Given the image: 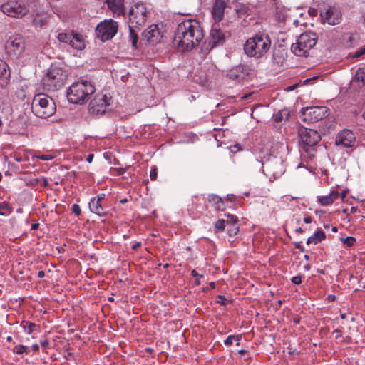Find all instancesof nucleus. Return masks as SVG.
I'll use <instances>...</instances> for the list:
<instances>
[{"mask_svg":"<svg viewBox=\"0 0 365 365\" xmlns=\"http://www.w3.org/2000/svg\"><path fill=\"white\" fill-rule=\"evenodd\" d=\"M36 157L42 160H48L53 158V157L50 155H37Z\"/></svg>","mask_w":365,"mask_h":365,"instance_id":"obj_43","label":"nucleus"},{"mask_svg":"<svg viewBox=\"0 0 365 365\" xmlns=\"http://www.w3.org/2000/svg\"><path fill=\"white\" fill-rule=\"evenodd\" d=\"M67 79V74L60 68H51L42 79L43 89L54 91L61 88Z\"/></svg>","mask_w":365,"mask_h":365,"instance_id":"obj_6","label":"nucleus"},{"mask_svg":"<svg viewBox=\"0 0 365 365\" xmlns=\"http://www.w3.org/2000/svg\"><path fill=\"white\" fill-rule=\"evenodd\" d=\"M304 269H305L306 270H309V269H310V265H309V264H307V265H305V266H304Z\"/></svg>","mask_w":365,"mask_h":365,"instance_id":"obj_63","label":"nucleus"},{"mask_svg":"<svg viewBox=\"0 0 365 365\" xmlns=\"http://www.w3.org/2000/svg\"><path fill=\"white\" fill-rule=\"evenodd\" d=\"M10 77V71L8 64L3 60L0 59V79L6 82Z\"/></svg>","mask_w":365,"mask_h":365,"instance_id":"obj_25","label":"nucleus"},{"mask_svg":"<svg viewBox=\"0 0 365 365\" xmlns=\"http://www.w3.org/2000/svg\"><path fill=\"white\" fill-rule=\"evenodd\" d=\"M226 3L225 0H215L212 6V17L216 23L220 22L224 16Z\"/></svg>","mask_w":365,"mask_h":365,"instance_id":"obj_18","label":"nucleus"},{"mask_svg":"<svg viewBox=\"0 0 365 365\" xmlns=\"http://www.w3.org/2000/svg\"><path fill=\"white\" fill-rule=\"evenodd\" d=\"M134 28H135L134 26H129V31H130L129 39L131 41L132 46L136 49V48H138V34L135 32Z\"/></svg>","mask_w":365,"mask_h":365,"instance_id":"obj_26","label":"nucleus"},{"mask_svg":"<svg viewBox=\"0 0 365 365\" xmlns=\"http://www.w3.org/2000/svg\"><path fill=\"white\" fill-rule=\"evenodd\" d=\"M203 38L204 33L200 23L194 19H187L178 25L173 43L180 51H190Z\"/></svg>","mask_w":365,"mask_h":365,"instance_id":"obj_1","label":"nucleus"},{"mask_svg":"<svg viewBox=\"0 0 365 365\" xmlns=\"http://www.w3.org/2000/svg\"><path fill=\"white\" fill-rule=\"evenodd\" d=\"M95 86L89 81L82 80L73 83L68 88L67 98L72 103H83L95 93Z\"/></svg>","mask_w":365,"mask_h":365,"instance_id":"obj_3","label":"nucleus"},{"mask_svg":"<svg viewBox=\"0 0 365 365\" xmlns=\"http://www.w3.org/2000/svg\"><path fill=\"white\" fill-rule=\"evenodd\" d=\"M316 78H317V76H314V77H313V78H312V79H316ZM311 80H312V78H307V79H306V80L304 81V83L305 84H307V83L308 82H309Z\"/></svg>","mask_w":365,"mask_h":365,"instance_id":"obj_55","label":"nucleus"},{"mask_svg":"<svg viewBox=\"0 0 365 365\" xmlns=\"http://www.w3.org/2000/svg\"><path fill=\"white\" fill-rule=\"evenodd\" d=\"M1 10L4 14L14 18H22L29 11L24 3L16 1H9L1 5Z\"/></svg>","mask_w":365,"mask_h":365,"instance_id":"obj_12","label":"nucleus"},{"mask_svg":"<svg viewBox=\"0 0 365 365\" xmlns=\"http://www.w3.org/2000/svg\"><path fill=\"white\" fill-rule=\"evenodd\" d=\"M226 226L225 220L220 219L215 223V232H220L225 230Z\"/></svg>","mask_w":365,"mask_h":365,"instance_id":"obj_31","label":"nucleus"},{"mask_svg":"<svg viewBox=\"0 0 365 365\" xmlns=\"http://www.w3.org/2000/svg\"><path fill=\"white\" fill-rule=\"evenodd\" d=\"M210 37L212 40L213 45L222 43L225 41V35L220 29L219 25H213L210 31Z\"/></svg>","mask_w":365,"mask_h":365,"instance_id":"obj_19","label":"nucleus"},{"mask_svg":"<svg viewBox=\"0 0 365 365\" xmlns=\"http://www.w3.org/2000/svg\"><path fill=\"white\" fill-rule=\"evenodd\" d=\"M158 175V170L156 167H152L150 173V178L152 180H155Z\"/></svg>","mask_w":365,"mask_h":365,"instance_id":"obj_38","label":"nucleus"},{"mask_svg":"<svg viewBox=\"0 0 365 365\" xmlns=\"http://www.w3.org/2000/svg\"><path fill=\"white\" fill-rule=\"evenodd\" d=\"M355 141V135L353 132L349 130H344L339 132L335 140V143L337 145H341L344 148L353 147Z\"/></svg>","mask_w":365,"mask_h":365,"instance_id":"obj_16","label":"nucleus"},{"mask_svg":"<svg viewBox=\"0 0 365 365\" xmlns=\"http://www.w3.org/2000/svg\"><path fill=\"white\" fill-rule=\"evenodd\" d=\"M127 202H128V200H127V199H125V198L122 199V200H120V202L121 204L126 203Z\"/></svg>","mask_w":365,"mask_h":365,"instance_id":"obj_57","label":"nucleus"},{"mask_svg":"<svg viewBox=\"0 0 365 365\" xmlns=\"http://www.w3.org/2000/svg\"><path fill=\"white\" fill-rule=\"evenodd\" d=\"M317 39L315 33H303L292 44L291 51L297 56H307L308 52L316 45Z\"/></svg>","mask_w":365,"mask_h":365,"instance_id":"obj_5","label":"nucleus"},{"mask_svg":"<svg viewBox=\"0 0 365 365\" xmlns=\"http://www.w3.org/2000/svg\"><path fill=\"white\" fill-rule=\"evenodd\" d=\"M143 40H145L150 44H155L160 41L162 35L157 25L153 24L148 26L142 33Z\"/></svg>","mask_w":365,"mask_h":365,"instance_id":"obj_17","label":"nucleus"},{"mask_svg":"<svg viewBox=\"0 0 365 365\" xmlns=\"http://www.w3.org/2000/svg\"><path fill=\"white\" fill-rule=\"evenodd\" d=\"M12 212V208L7 202L0 203V215L4 216L9 215Z\"/></svg>","mask_w":365,"mask_h":365,"instance_id":"obj_28","label":"nucleus"},{"mask_svg":"<svg viewBox=\"0 0 365 365\" xmlns=\"http://www.w3.org/2000/svg\"><path fill=\"white\" fill-rule=\"evenodd\" d=\"M291 282L294 284H300L302 283V275H297L292 277Z\"/></svg>","mask_w":365,"mask_h":365,"instance_id":"obj_40","label":"nucleus"},{"mask_svg":"<svg viewBox=\"0 0 365 365\" xmlns=\"http://www.w3.org/2000/svg\"><path fill=\"white\" fill-rule=\"evenodd\" d=\"M5 48L9 55L19 56L25 49V43L21 36L10 37L6 42Z\"/></svg>","mask_w":365,"mask_h":365,"instance_id":"obj_15","label":"nucleus"},{"mask_svg":"<svg viewBox=\"0 0 365 365\" xmlns=\"http://www.w3.org/2000/svg\"><path fill=\"white\" fill-rule=\"evenodd\" d=\"M39 227V224L38 223H34L31 225V230H37Z\"/></svg>","mask_w":365,"mask_h":365,"instance_id":"obj_51","label":"nucleus"},{"mask_svg":"<svg viewBox=\"0 0 365 365\" xmlns=\"http://www.w3.org/2000/svg\"><path fill=\"white\" fill-rule=\"evenodd\" d=\"M271 43L269 36L264 32L259 31L246 41L244 51L247 56L259 59L269 51Z\"/></svg>","mask_w":365,"mask_h":365,"instance_id":"obj_2","label":"nucleus"},{"mask_svg":"<svg viewBox=\"0 0 365 365\" xmlns=\"http://www.w3.org/2000/svg\"><path fill=\"white\" fill-rule=\"evenodd\" d=\"M359 82L361 81L362 83V85L365 84V73L363 72L357 71L355 76V78L353 80V82Z\"/></svg>","mask_w":365,"mask_h":365,"instance_id":"obj_36","label":"nucleus"},{"mask_svg":"<svg viewBox=\"0 0 365 365\" xmlns=\"http://www.w3.org/2000/svg\"><path fill=\"white\" fill-rule=\"evenodd\" d=\"M217 298L219 300H217V302L221 305H226L227 304L228 300L224 296L218 295Z\"/></svg>","mask_w":365,"mask_h":365,"instance_id":"obj_41","label":"nucleus"},{"mask_svg":"<svg viewBox=\"0 0 365 365\" xmlns=\"http://www.w3.org/2000/svg\"><path fill=\"white\" fill-rule=\"evenodd\" d=\"M320 17L323 23L329 25H337L342 20V13L339 8L328 6L320 10Z\"/></svg>","mask_w":365,"mask_h":365,"instance_id":"obj_14","label":"nucleus"},{"mask_svg":"<svg viewBox=\"0 0 365 365\" xmlns=\"http://www.w3.org/2000/svg\"><path fill=\"white\" fill-rule=\"evenodd\" d=\"M93 198L96 199L98 201H101V202L105 198V194L104 193H101V194L98 195L96 197H93Z\"/></svg>","mask_w":365,"mask_h":365,"instance_id":"obj_45","label":"nucleus"},{"mask_svg":"<svg viewBox=\"0 0 365 365\" xmlns=\"http://www.w3.org/2000/svg\"><path fill=\"white\" fill-rule=\"evenodd\" d=\"M49 341L47 339L41 341V345L43 348H47L49 346Z\"/></svg>","mask_w":365,"mask_h":365,"instance_id":"obj_44","label":"nucleus"},{"mask_svg":"<svg viewBox=\"0 0 365 365\" xmlns=\"http://www.w3.org/2000/svg\"><path fill=\"white\" fill-rule=\"evenodd\" d=\"M325 237V233L322 230H318L307 239V244L309 245L313 243L316 245L324 240Z\"/></svg>","mask_w":365,"mask_h":365,"instance_id":"obj_24","label":"nucleus"},{"mask_svg":"<svg viewBox=\"0 0 365 365\" xmlns=\"http://www.w3.org/2000/svg\"><path fill=\"white\" fill-rule=\"evenodd\" d=\"M191 274L193 277H195V284L197 285H199L200 284V278L202 277L203 275H201V274H199L197 273V272L195 270V269H193L192 272H191Z\"/></svg>","mask_w":365,"mask_h":365,"instance_id":"obj_37","label":"nucleus"},{"mask_svg":"<svg viewBox=\"0 0 365 365\" xmlns=\"http://www.w3.org/2000/svg\"><path fill=\"white\" fill-rule=\"evenodd\" d=\"M72 212L74 213L76 216H79L81 213V207L77 204H73L72 206Z\"/></svg>","mask_w":365,"mask_h":365,"instance_id":"obj_39","label":"nucleus"},{"mask_svg":"<svg viewBox=\"0 0 365 365\" xmlns=\"http://www.w3.org/2000/svg\"><path fill=\"white\" fill-rule=\"evenodd\" d=\"M340 317L341 319H344L346 317V314L345 313H341Z\"/></svg>","mask_w":365,"mask_h":365,"instance_id":"obj_59","label":"nucleus"},{"mask_svg":"<svg viewBox=\"0 0 365 365\" xmlns=\"http://www.w3.org/2000/svg\"><path fill=\"white\" fill-rule=\"evenodd\" d=\"M38 326L33 322H25V324L23 325L24 329L27 332V334H31L32 332H34Z\"/></svg>","mask_w":365,"mask_h":365,"instance_id":"obj_29","label":"nucleus"},{"mask_svg":"<svg viewBox=\"0 0 365 365\" xmlns=\"http://www.w3.org/2000/svg\"><path fill=\"white\" fill-rule=\"evenodd\" d=\"M57 39L76 50L81 51L86 48L85 38L82 34L74 31L61 32L58 34Z\"/></svg>","mask_w":365,"mask_h":365,"instance_id":"obj_8","label":"nucleus"},{"mask_svg":"<svg viewBox=\"0 0 365 365\" xmlns=\"http://www.w3.org/2000/svg\"><path fill=\"white\" fill-rule=\"evenodd\" d=\"M312 217L310 216H306L304 218V222L307 224H309V223H311L312 222Z\"/></svg>","mask_w":365,"mask_h":365,"instance_id":"obj_46","label":"nucleus"},{"mask_svg":"<svg viewBox=\"0 0 365 365\" xmlns=\"http://www.w3.org/2000/svg\"><path fill=\"white\" fill-rule=\"evenodd\" d=\"M331 230H332V232H337V230H338V229H337V227H332Z\"/></svg>","mask_w":365,"mask_h":365,"instance_id":"obj_60","label":"nucleus"},{"mask_svg":"<svg viewBox=\"0 0 365 365\" xmlns=\"http://www.w3.org/2000/svg\"><path fill=\"white\" fill-rule=\"evenodd\" d=\"M123 2L124 0H106L108 8L118 16L123 13Z\"/></svg>","mask_w":365,"mask_h":365,"instance_id":"obj_20","label":"nucleus"},{"mask_svg":"<svg viewBox=\"0 0 365 365\" xmlns=\"http://www.w3.org/2000/svg\"><path fill=\"white\" fill-rule=\"evenodd\" d=\"M32 112L38 118H46L56 112V104L53 100L43 93L36 95L31 103Z\"/></svg>","mask_w":365,"mask_h":365,"instance_id":"obj_4","label":"nucleus"},{"mask_svg":"<svg viewBox=\"0 0 365 365\" xmlns=\"http://www.w3.org/2000/svg\"><path fill=\"white\" fill-rule=\"evenodd\" d=\"M241 339L240 335H230L224 341V344L226 346H231L233 344L234 341H240Z\"/></svg>","mask_w":365,"mask_h":365,"instance_id":"obj_32","label":"nucleus"},{"mask_svg":"<svg viewBox=\"0 0 365 365\" xmlns=\"http://www.w3.org/2000/svg\"><path fill=\"white\" fill-rule=\"evenodd\" d=\"M346 194H347V192H346V191H345V190H344V191L341 193L340 196H341V198L343 200H344V198L346 197Z\"/></svg>","mask_w":365,"mask_h":365,"instance_id":"obj_54","label":"nucleus"},{"mask_svg":"<svg viewBox=\"0 0 365 365\" xmlns=\"http://www.w3.org/2000/svg\"><path fill=\"white\" fill-rule=\"evenodd\" d=\"M341 241L347 247H351L356 242V239L354 237L349 236L345 238L341 237Z\"/></svg>","mask_w":365,"mask_h":365,"instance_id":"obj_34","label":"nucleus"},{"mask_svg":"<svg viewBox=\"0 0 365 365\" xmlns=\"http://www.w3.org/2000/svg\"><path fill=\"white\" fill-rule=\"evenodd\" d=\"M111 97L106 94H97L90 102L89 110L93 115H101L105 113L108 106L110 105Z\"/></svg>","mask_w":365,"mask_h":365,"instance_id":"obj_13","label":"nucleus"},{"mask_svg":"<svg viewBox=\"0 0 365 365\" xmlns=\"http://www.w3.org/2000/svg\"><path fill=\"white\" fill-rule=\"evenodd\" d=\"M336 299V297L334 294H329L327 297V300L329 302H334Z\"/></svg>","mask_w":365,"mask_h":365,"instance_id":"obj_47","label":"nucleus"},{"mask_svg":"<svg viewBox=\"0 0 365 365\" xmlns=\"http://www.w3.org/2000/svg\"><path fill=\"white\" fill-rule=\"evenodd\" d=\"M31 348L32 350L35 352L39 350V346L38 344H33Z\"/></svg>","mask_w":365,"mask_h":365,"instance_id":"obj_50","label":"nucleus"},{"mask_svg":"<svg viewBox=\"0 0 365 365\" xmlns=\"http://www.w3.org/2000/svg\"><path fill=\"white\" fill-rule=\"evenodd\" d=\"M208 202L217 210H224L225 208L223 200L217 195L211 194L207 197Z\"/></svg>","mask_w":365,"mask_h":365,"instance_id":"obj_22","label":"nucleus"},{"mask_svg":"<svg viewBox=\"0 0 365 365\" xmlns=\"http://www.w3.org/2000/svg\"><path fill=\"white\" fill-rule=\"evenodd\" d=\"M210 287H211V288H212V289H214V288H215V282H210Z\"/></svg>","mask_w":365,"mask_h":365,"instance_id":"obj_61","label":"nucleus"},{"mask_svg":"<svg viewBox=\"0 0 365 365\" xmlns=\"http://www.w3.org/2000/svg\"><path fill=\"white\" fill-rule=\"evenodd\" d=\"M295 247L297 249L300 250L301 251H304V247L300 245V242L296 243L295 244Z\"/></svg>","mask_w":365,"mask_h":365,"instance_id":"obj_53","label":"nucleus"},{"mask_svg":"<svg viewBox=\"0 0 365 365\" xmlns=\"http://www.w3.org/2000/svg\"><path fill=\"white\" fill-rule=\"evenodd\" d=\"M227 220H225V223L227 225H237L238 222V217L233 215L227 214L226 215Z\"/></svg>","mask_w":365,"mask_h":365,"instance_id":"obj_33","label":"nucleus"},{"mask_svg":"<svg viewBox=\"0 0 365 365\" xmlns=\"http://www.w3.org/2000/svg\"><path fill=\"white\" fill-rule=\"evenodd\" d=\"M93 159V154H89V155H88V156L86 158V161L88 163H91L92 162Z\"/></svg>","mask_w":365,"mask_h":365,"instance_id":"obj_48","label":"nucleus"},{"mask_svg":"<svg viewBox=\"0 0 365 365\" xmlns=\"http://www.w3.org/2000/svg\"><path fill=\"white\" fill-rule=\"evenodd\" d=\"M239 231V227L237 225H227V232L230 236L237 235Z\"/></svg>","mask_w":365,"mask_h":365,"instance_id":"obj_35","label":"nucleus"},{"mask_svg":"<svg viewBox=\"0 0 365 365\" xmlns=\"http://www.w3.org/2000/svg\"><path fill=\"white\" fill-rule=\"evenodd\" d=\"M296 232L298 233H302L303 230H302V228L299 227V228L296 229Z\"/></svg>","mask_w":365,"mask_h":365,"instance_id":"obj_58","label":"nucleus"},{"mask_svg":"<svg viewBox=\"0 0 365 365\" xmlns=\"http://www.w3.org/2000/svg\"><path fill=\"white\" fill-rule=\"evenodd\" d=\"M339 197V193L337 190H332L331 192L324 196H319L317 197L318 202L322 206H328L334 202Z\"/></svg>","mask_w":365,"mask_h":365,"instance_id":"obj_21","label":"nucleus"},{"mask_svg":"<svg viewBox=\"0 0 365 365\" xmlns=\"http://www.w3.org/2000/svg\"><path fill=\"white\" fill-rule=\"evenodd\" d=\"M148 16L147 9L142 3L135 4L129 12V21L130 26L138 28L143 26L146 21Z\"/></svg>","mask_w":365,"mask_h":365,"instance_id":"obj_11","label":"nucleus"},{"mask_svg":"<svg viewBox=\"0 0 365 365\" xmlns=\"http://www.w3.org/2000/svg\"><path fill=\"white\" fill-rule=\"evenodd\" d=\"M141 245V243L140 242H135V244H133L132 245V249L135 250H137L139 247H140Z\"/></svg>","mask_w":365,"mask_h":365,"instance_id":"obj_49","label":"nucleus"},{"mask_svg":"<svg viewBox=\"0 0 365 365\" xmlns=\"http://www.w3.org/2000/svg\"><path fill=\"white\" fill-rule=\"evenodd\" d=\"M329 110L325 106L303 108L301 111V118L304 121L317 122L327 117Z\"/></svg>","mask_w":365,"mask_h":365,"instance_id":"obj_10","label":"nucleus"},{"mask_svg":"<svg viewBox=\"0 0 365 365\" xmlns=\"http://www.w3.org/2000/svg\"><path fill=\"white\" fill-rule=\"evenodd\" d=\"M289 115V112L284 109L279 110L274 115V120L277 123L282 122L284 119H288Z\"/></svg>","mask_w":365,"mask_h":365,"instance_id":"obj_27","label":"nucleus"},{"mask_svg":"<svg viewBox=\"0 0 365 365\" xmlns=\"http://www.w3.org/2000/svg\"><path fill=\"white\" fill-rule=\"evenodd\" d=\"M364 54H365V46L363 48L358 49L354 54V57H360Z\"/></svg>","mask_w":365,"mask_h":365,"instance_id":"obj_42","label":"nucleus"},{"mask_svg":"<svg viewBox=\"0 0 365 365\" xmlns=\"http://www.w3.org/2000/svg\"><path fill=\"white\" fill-rule=\"evenodd\" d=\"M89 209L90 210L98 216H105L106 212L103 207L101 201H98L96 199L93 198L89 202Z\"/></svg>","mask_w":365,"mask_h":365,"instance_id":"obj_23","label":"nucleus"},{"mask_svg":"<svg viewBox=\"0 0 365 365\" xmlns=\"http://www.w3.org/2000/svg\"><path fill=\"white\" fill-rule=\"evenodd\" d=\"M118 24L113 19L104 20L96 28V35L102 41L111 39L118 31Z\"/></svg>","mask_w":365,"mask_h":365,"instance_id":"obj_9","label":"nucleus"},{"mask_svg":"<svg viewBox=\"0 0 365 365\" xmlns=\"http://www.w3.org/2000/svg\"><path fill=\"white\" fill-rule=\"evenodd\" d=\"M298 135L300 139L302 148L305 152L314 151L312 148L321 140L319 133L313 129L301 126L298 128Z\"/></svg>","mask_w":365,"mask_h":365,"instance_id":"obj_7","label":"nucleus"},{"mask_svg":"<svg viewBox=\"0 0 365 365\" xmlns=\"http://www.w3.org/2000/svg\"><path fill=\"white\" fill-rule=\"evenodd\" d=\"M38 277L43 278L45 276V273L43 271H39L37 274Z\"/></svg>","mask_w":365,"mask_h":365,"instance_id":"obj_52","label":"nucleus"},{"mask_svg":"<svg viewBox=\"0 0 365 365\" xmlns=\"http://www.w3.org/2000/svg\"><path fill=\"white\" fill-rule=\"evenodd\" d=\"M14 352L17 354H29L30 352V349L28 346L24 345H17L14 349Z\"/></svg>","mask_w":365,"mask_h":365,"instance_id":"obj_30","label":"nucleus"},{"mask_svg":"<svg viewBox=\"0 0 365 365\" xmlns=\"http://www.w3.org/2000/svg\"><path fill=\"white\" fill-rule=\"evenodd\" d=\"M245 352H246L245 350H243V349L239 351V354L241 355L244 354Z\"/></svg>","mask_w":365,"mask_h":365,"instance_id":"obj_62","label":"nucleus"},{"mask_svg":"<svg viewBox=\"0 0 365 365\" xmlns=\"http://www.w3.org/2000/svg\"><path fill=\"white\" fill-rule=\"evenodd\" d=\"M356 211H357V208H356V207H351V212L352 213H354V212H356Z\"/></svg>","mask_w":365,"mask_h":365,"instance_id":"obj_56","label":"nucleus"},{"mask_svg":"<svg viewBox=\"0 0 365 365\" xmlns=\"http://www.w3.org/2000/svg\"><path fill=\"white\" fill-rule=\"evenodd\" d=\"M6 340L8 341H12V337L11 336H7Z\"/></svg>","mask_w":365,"mask_h":365,"instance_id":"obj_64","label":"nucleus"}]
</instances>
